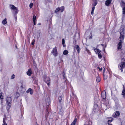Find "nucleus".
Returning a JSON list of instances; mask_svg holds the SVG:
<instances>
[{
  "mask_svg": "<svg viewBox=\"0 0 125 125\" xmlns=\"http://www.w3.org/2000/svg\"><path fill=\"white\" fill-rule=\"evenodd\" d=\"M124 30L123 28L121 27L120 31V36L119 38L120 42L118 44L117 48L118 50L121 49L122 47L123 41L124 40L125 36V34L124 32Z\"/></svg>",
  "mask_w": 125,
  "mask_h": 125,
  "instance_id": "nucleus-1",
  "label": "nucleus"
},
{
  "mask_svg": "<svg viewBox=\"0 0 125 125\" xmlns=\"http://www.w3.org/2000/svg\"><path fill=\"white\" fill-rule=\"evenodd\" d=\"M6 103L7 105V109L9 110L10 108L11 105L12 99L10 97H8L7 98Z\"/></svg>",
  "mask_w": 125,
  "mask_h": 125,
  "instance_id": "nucleus-2",
  "label": "nucleus"
},
{
  "mask_svg": "<svg viewBox=\"0 0 125 125\" xmlns=\"http://www.w3.org/2000/svg\"><path fill=\"white\" fill-rule=\"evenodd\" d=\"M118 69L121 70V72L123 71V69L125 67V62H122L119 63L118 66Z\"/></svg>",
  "mask_w": 125,
  "mask_h": 125,
  "instance_id": "nucleus-3",
  "label": "nucleus"
},
{
  "mask_svg": "<svg viewBox=\"0 0 125 125\" xmlns=\"http://www.w3.org/2000/svg\"><path fill=\"white\" fill-rule=\"evenodd\" d=\"M10 6L11 7L10 8L11 9V10H14V14H17L18 11L17 8L15 7L13 5H10Z\"/></svg>",
  "mask_w": 125,
  "mask_h": 125,
  "instance_id": "nucleus-4",
  "label": "nucleus"
},
{
  "mask_svg": "<svg viewBox=\"0 0 125 125\" xmlns=\"http://www.w3.org/2000/svg\"><path fill=\"white\" fill-rule=\"evenodd\" d=\"M52 53L54 56H57V52L56 47H55L52 50Z\"/></svg>",
  "mask_w": 125,
  "mask_h": 125,
  "instance_id": "nucleus-5",
  "label": "nucleus"
},
{
  "mask_svg": "<svg viewBox=\"0 0 125 125\" xmlns=\"http://www.w3.org/2000/svg\"><path fill=\"white\" fill-rule=\"evenodd\" d=\"M26 92L27 93H30L31 95H32L33 94V90L31 88H29L26 91Z\"/></svg>",
  "mask_w": 125,
  "mask_h": 125,
  "instance_id": "nucleus-6",
  "label": "nucleus"
},
{
  "mask_svg": "<svg viewBox=\"0 0 125 125\" xmlns=\"http://www.w3.org/2000/svg\"><path fill=\"white\" fill-rule=\"evenodd\" d=\"M101 96L103 99H104L105 98L106 94L105 92V91H104L102 92Z\"/></svg>",
  "mask_w": 125,
  "mask_h": 125,
  "instance_id": "nucleus-7",
  "label": "nucleus"
},
{
  "mask_svg": "<svg viewBox=\"0 0 125 125\" xmlns=\"http://www.w3.org/2000/svg\"><path fill=\"white\" fill-rule=\"evenodd\" d=\"M112 1V0H107L105 2V4L106 5L108 6H109V5L111 3Z\"/></svg>",
  "mask_w": 125,
  "mask_h": 125,
  "instance_id": "nucleus-8",
  "label": "nucleus"
},
{
  "mask_svg": "<svg viewBox=\"0 0 125 125\" xmlns=\"http://www.w3.org/2000/svg\"><path fill=\"white\" fill-rule=\"evenodd\" d=\"M93 50H94L96 54H97L98 53H99V52H101L100 50L95 48H93Z\"/></svg>",
  "mask_w": 125,
  "mask_h": 125,
  "instance_id": "nucleus-9",
  "label": "nucleus"
},
{
  "mask_svg": "<svg viewBox=\"0 0 125 125\" xmlns=\"http://www.w3.org/2000/svg\"><path fill=\"white\" fill-rule=\"evenodd\" d=\"M108 123L106 125H109V123L112 121L113 120V118L112 117H109L108 118Z\"/></svg>",
  "mask_w": 125,
  "mask_h": 125,
  "instance_id": "nucleus-10",
  "label": "nucleus"
},
{
  "mask_svg": "<svg viewBox=\"0 0 125 125\" xmlns=\"http://www.w3.org/2000/svg\"><path fill=\"white\" fill-rule=\"evenodd\" d=\"M45 82L47 84L48 86L50 85V78H47L45 80Z\"/></svg>",
  "mask_w": 125,
  "mask_h": 125,
  "instance_id": "nucleus-11",
  "label": "nucleus"
},
{
  "mask_svg": "<svg viewBox=\"0 0 125 125\" xmlns=\"http://www.w3.org/2000/svg\"><path fill=\"white\" fill-rule=\"evenodd\" d=\"M123 88L122 93V95L123 97L125 98V87H124V85H123Z\"/></svg>",
  "mask_w": 125,
  "mask_h": 125,
  "instance_id": "nucleus-12",
  "label": "nucleus"
},
{
  "mask_svg": "<svg viewBox=\"0 0 125 125\" xmlns=\"http://www.w3.org/2000/svg\"><path fill=\"white\" fill-rule=\"evenodd\" d=\"M32 74V72L31 69H29L27 72V74L29 76H30Z\"/></svg>",
  "mask_w": 125,
  "mask_h": 125,
  "instance_id": "nucleus-13",
  "label": "nucleus"
},
{
  "mask_svg": "<svg viewBox=\"0 0 125 125\" xmlns=\"http://www.w3.org/2000/svg\"><path fill=\"white\" fill-rule=\"evenodd\" d=\"M75 48L77 50L78 53H79L80 52V47L78 45H76Z\"/></svg>",
  "mask_w": 125,
  "mask_h": 125,
  "instance_id": "nucleus-14",
  "label": "nucleus"
},
{
  "mask_svg": "<svg viewBox=\"0 0 125 125\" xmlns=\"http://www.w3.org/2000/svg\"><path fill=\"white\" fill-rule=\"evenodd\" d=\"M120 4L122 7H125V3L123 1H121Z\"/></svg>",
  "mask_w": 125,
  "mask_h": 125,
  "instance_id": "nucleus-15",
  "label": "nucleus"
},
{
  "mask_svg": "<svg viewBox=\"0 0 125 125\" xmlns=\"http://www.w3.org/2000/svg\"><path fill=\"white\" fill-rule=\"evenodd\" d=\"M40 31H38L36 34V36L37 39H38L40 37Z\"/></svg>",
  "mask_w": 125,
  "mask_h": 125,
  "instance_id": "nucleus-16",
  "label": "nucleus"
},
{
  "mask_svg": "<svg viewBox=\"0 0 125 125\" xmlns=\"http://www.w3.org/2000/svg\"><path fill=\"white\" fill-rule=\"evenodd\" d=\"M64 10V7L62 6L60 8V12H63Z\"/></svg>",
  "mask_w": 125,
  "mask_h": 125,
  "instance_id": "nucleus-17",
  "label": "nucleus"
},
{
  "mask_svg": "<svg viewBox=\"0 0 125 125\" xmlns=\"http://www.w3.org/2000/svg\"><path fill=\"white\" fill-rule=\"evenodd\" d=\"M77 121V119H75L73 120L72 123L71 124V125H75Z\"/></svg>",
  "mask_w": 125,
  "mask_h": 125,
  "instance_id": "nucleus-18",
  "label": "nucleus"
},
{
  "mask_svg": "<svg viewBox=\"0 0 125 125\" xmlns=\"http://www.w3.org/2000/svg\"><path fill=\"white\" fill-rule=\"evenodd\" d=\"M6 18L5 19L2 21V23L3 24H7V21Z\"/></svg>",
  "mask_w": 125,
  "mask_h": 125,
  "instance_id": "nucleus-19",
  "label": "nucleus"
},
{
  "mask_svg": "<svg viewBox=\"0 0 125 125\" xmlns=\"http://www.w3.org/2000/svg\"><path fill=\"white\" fill-rule=\"evenodd\" d=\"M68 51L67 50H65L63 51V54L65 55H66L68 54Z\"/></svg>",
  "mask_w": 125,
  "mask_h": 125,
  "instance_id": "nucleus-20",
  "label": "nucleus"
},
{
  "mask_svg": "<svg viewBox=\"0 0 125 125\" xmlns=\"http://www.w3.org/2000/svg\"><path fill=\"white\" fill-rule=\"evenodd\" d=\"M101 80V79L99 76H98L96 77V81L97 82H99Z\"/></svg>",
  "mask_w": 125,
  "mask_h": 125,
  "instance_id": "nucleus-21",
  "label": "nucleus"
},
{
  "mask_svg": "<svg viewBox=\"0 0 125 125\" xmlns=\"http://www.w3.org/2000/svg\"><path fill=\"white\" fill-rule=\"evenodd\" d=\"M3 123L2 124V125H7V124L5 121V120H6V119L5 118H3Z\"/></svg>",
  "mask_w": 125,
  "mask_h": 125,
  "instance_id": "nucleus-22",
  "label": "nucleus"
},
{
  "mask_svg": "<svg viewBox=\"0 0 125 125\" xmlns=\"http://www.w3.org/2000/svg\"><path fill=\"white\" fill-rule=\"evenodd\" d=\"M120 115L119 112V111H117L115 113V115L116 116H118Z\"/></svg>",
  "mask_w": 125,
  "mask_h": 125,
  "instance_id": "nucleus-23",
  "label": "nucleus"
},
{
  "mask_svg": "<svg viewBox=\"0 0 125 125\" xmlns=\"http://www.w3.org/2000/svg\"><path fill=\"white\" fill-rule=\"evenodd\" d=\"M98 56L99 58L101 59L102 57V55H101L100 52H99V53H98Z\"/></svg>",
  "mask_w": 125,
  "mask_h": 125,
  "instance_id": "nucleus-24",
  "label": "nucleus"
},
{
  "mask_svg": "<svg viewBox=\"0 0 125 125\" xmlns=\"http://www.w3.org/2000/svg\"><path fill=\"white\" fill-rule=\"evenodd\" d=\"M62 96H60L58 98V100L60 103H61V100L62 99Z\"/></svg>",
  "mask_w": 125,
  "mask_h": 125,
  "instance_id": "nucleus-25",
  "label": "nucleus"
},
{
  "mask_svg": "<svg viewBox=\"0 0 125 125\" xmlns=\"http://www.w3.org/2000/svg\"><path fill=\"white\" fill-rule=\"evenodd\" d=\"M97 2L93 1L92 5H93V6H95L97 5Z\"/></svg>",
  "mask_w": 125,
  "mask_h": 125,
  "instance_id": "nucleus-26",
  "label": "nucleus"
},
{
  "mask_svg": "<svg viewBox=\"0 0 125 125\" xmlns=\"http://www.w3.org/2000/svg\"><path fill=\"white\" fill-rule=\"evenodd\" d=\"M122 10L123 14L125 15V7L123 8Z\"/></svg>",
  "mask_w": 125,
  "mask_h": 125,
  "instance_id": "nucleus-27",
  "label": "nucleus"
},
{
  "mask_svg": "<svg viewBox=\"0 0 125 125\" xmlns=\"http://www.w3.org/2000/svg\"><path fill=\"white\" fill-rule=\"evenodd\" d=\"M33 21H35L36 18V16L35 15H33Z\"/></svg>",
  "mask_w": 125,
  "mask_h": 125,
  "instance_id": "nucleus-28",
  "label": "nucleus"
},
{
  "mask_svg": "<svg viewBox=\"0 0 125 125\" xmlns=\"http://www.w3.org/2000/svg\"><path fill=\"white\" fill-rule=\"evenodd\" d=\"M55 12H57L58 11L60 12V8H57L55 10Z\"/></svg>",
  "mask_w": 125,
  "mask_h": 125,
  "instance_id": "nucleus-29",
  "label": "nucleus"
},
{
  "mask_svg": "<svg viewBox=\"0 0 125 125\" xmlns=\"http://www.w3.org/2000/svg\"><path fill=\"white\" fill-rule=\"evenodd\" d=\"M14 18L15 20V21H16L17 20V16L16 15V14H14Z\"/></svg>",
  "mask_w": 125,
  "mask_h": 125,
  "instance_id": "nucleus-30",
  "label": "nucleus"
},
{
  "mask_svg": "<svg viewBox=\"0 0 125 125\" xmlns=\"http://www.w3.org/2000/svg\"><path fill=\"white\" fill-rule=\"evenodd\" d=\"M15 77V75L14 74H13L11 76V79H13Z\"/></svg>",
  "mask_w": 125,
  "mask_h": 125,
  "instance_id": "nucleus-31",
  "label": "nucleus"
},
{
  "mask_svg": "<svg viewBox=\"0 0 125 125\" xmlns=\"http://www.w3.org/2000/svg\"><path fill=\"white\" fill-rule=\"evenodd\" d=\"M0 98L1 99H3V96L2 93H0Z\"/></svg>",
  "mask_w": 125,
  "mask_h": 125,
  "instance_id": "nucleus-32",
  "label": "nucleus"
},
{
  "mask_svg": "<svg viewBox=\"0 0 125 125\" xmlns=\"http://www.w3.org/2000/svg\"><path fill=\"white\" fill-rule=\"evenodd\" d=\"M33 5V3H30V4L29 5V7H30V8H32V7Z\"/></svg>",
  "mask_w": 125,
  "mask_h": 125,
  "instance_id": "nucleus-33",
  "label": "nucleus"
},
{
  "mask_svg": "<svg viewBox=\"0 0 125 125\" xmlns=\"http://www.w3.org/2000/svg\"><path fill=\"white\" fill-rule=\"evenodd\" d=\"M35 42V40L34 39H33L32 40V42L31 43V44L32 45H34V42Z\"/></svg>",
  "mask_w": 125,
  "mask_h": 125,
  "instance_id": "nucleus-34",
  "label": "nucleus"
},
{
  "mask_svg": "<svg viewBox=\"0 0 125 125\" xmlns=\"http://www.w3.org/2000/svg\"><path fill=\"white\" fill-rule=\"evenodd\" d=\"M63 79H64L65 78V77L64 76L65 75V73L64 72V71H63Z\"/></svg>",
  "mask_w": 125,
  "mask_h": 125,
  "instance_id": "nucleus-35",
  "label": "nucleus"
},
{
  "mask_svg": "<svg viewBox=\"0 0 125 125\" xmlns=\"http://www.w3.org/2000/svg\"><path fill=\"white\" fill-rule=\"evenodd\" d=\"M62 44L63 45L65 43V41L64 39H62Z\"/></svg>",
  "mask_w": 125,
  "mask_h": 125,
  "instance_id": "nucleus-36",
  "label": "nucleus"
},
{
  "mask_svg": "<svg viewBox=\"0 0 125 125\" xmlns=\"http://www.w3.org/2000/svg\"><path fill=\"white\" fill-rule=\"evenodd\" d=\"M95 7L94 6H93L92 8V11H94V9H95Z\"/></svg>",
  "mask_w": 125,
  "mask_h": 125,
  "instance_id": "nucleus-37",
  "label": "nucleus"
},
{
  "mask_svg": "<svg viewBox=\"0 0 125 125\" xmlns=\"http://www.w3.org/2000/svg\"><path fill=\"white\" fill-rule=\"evenodd\" d=\"M104 79H106L107 78V77L106 76L104 75Z\"/></svg>",
  "mask_w": 125,
  "mask_h": 125,
  "instance_id": "nucleus-38",
  "label": "nucleus"
},
{
  "mask_svg": "<svg viewBox=\"0 0 125 125\" xmlns=\"http://www.w3.org/2000/svg\"><path fill=\"white\" fill-rule=\"evenodd\" d=\"M97 68L98 69H99V71H101L102 70V68H100L99 67H98Z\"/></svg>",
  "mask_w": 125,
  "mask_h": 125,
  "instance_id": "nucleus-39",
  "label": "nucleus"
},
{
  "mask_svg": "<svg viewBox=\"0 0 125 125\" xmlns=\"http://www.w3.org/2000/svg\"><path fill=\"white\" fill-rule=\"evenodd\" d=\"M94 11H92L91 12V14L92 15H93L94 14Z\"/></svg>",
  "mask_w": 125,
  "mask_h": 125,
  "instance_id": "nucleus-40",
  "label": "nucleus"
},
{
  "mask_svg": "<svg viewBox=\"0 0 125 125\" xmlns=\"http://www.w3.org/2000/svg\"><path fill=\"white\" fill-rule=\"evenodd\" d=\"M35 21H33L34 23V25H36V23L35 22Z\"/></svg>",
  "mask_w": 125,
  "mask_h": 125,
  "instance_id": "nucleus-41",
  "label": "nucleus"
},
{
  "mask_svg": "<svg viewBox=\"0 0 125 125\" xmlns=\"http://www.w3.org/2000/svg\"><path fill=\"white\" fill-rule=\"evenodd\" d=\"M93 1L97 2V0H93Z\"/></svg>",
  "mask_w": 125,
  "mask_h": 125,
  "instance_id": "nucleus-42",
  "label": "nucleus"
},
{
  "mask_svg": "<svg viewBox=\"0 0 125 125\" xmlns=\"http://www.w3.org/2000/svg\"><path fill=\"white\" fill-rule=\"evenodd\" d=\"M90 37H91V38H92V34L91 35V36H90Z\"/></svg>",
  "mask_w": 125,
  "mask_h": 125,
  "instance_id": "nucleus-43",
  "label": "nucleus"
},
{
  "mask_svg": "<svg viewBox=\"0 0 125 125\" xmlns=\"http://www.w3.org/2000/svg\"><path fill=\"white\" fill-rule=\"evenodd\" d=\"M101 45L102 46H104V44H101Z\"/></svg>",
  "mask_w": 125,
  "mask_h": 125,
  "instance_id": "nucleus-44",
  "label": "nucleus"
},
{
  "mask_svg": "<svg viewBox=\"0 0 125 125\" xmlns=\"http://www.w3.org/2000/svg\"><path fill=\"white\" fill-rule=\"evenodd\" d=\"M109 105L108 107V108H109Z\"/></svg>",
  "mask_w": 125,
  "mask_h": 125,
  "instance_id": "nucleus-45",
  "label": "nucleus"
},
{
  "mask_svg": "<svg viewBox=\"0 0 125 125\" xmlns=\"http://www.w3.org/2000/svg\"><path fill=\"white\" fill-rule=\"evenodd\" d=\"M108 73H109V74H110V73H109V72H108Z\"/></svg>",
  "mask_w": 125,
  "mask_h": 125,
  "instance_id": "nucleus-46",
  "label": "nucleus"
},
{
  "mask_svg": "<svg viewBox=\"0 0 125 125\" xmlns=\"http://www.w3.org/2000/svg\"><path fill=\"white\" fill-rule=\"evenodd\" d=\"M105 49H104V50L105 51Z\"/></svg>",
  "mask_w": 125,
  "mask_h": 125,
  "instance_id": "nucleus-47",
  "label": "nucleus"
},
{
  "mask_svg": "<svg viewBox=\"0 0 125 125\" xmlns=\"http://www.w3.org/2000/svg\"><path fill=\"white\" fill-rule=\"evenodd\" d=\"M114 117H116V116H114Z\"/></svg>",
  "mask_w": 125,
  "mask_h": 125,
  "instance_id": "nucleus-48",
  "label": "nucleus"
}]
</instances>
